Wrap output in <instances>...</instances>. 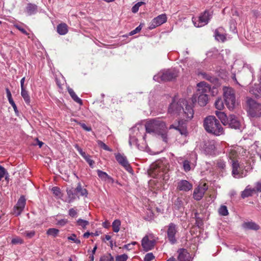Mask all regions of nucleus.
<instances>
[{
    "label": "nucleus",
    "instance_id": "2eb2a0df",
    "mask_svg": "<svg viewBox=\"0 0 261 261\" xmlns=\"http://www.w3.org/2000/svg\"><path fill=\"white\" fill-rule=\"evenodd\" d=\"M197 160V154L192 152L190 154V159H186L183 162V168L185 171H189L192 166H195Z\"/></svg>",
    "mask_w": 261,
    "mask_h": 261
},
{
    "label": "nucleus",
    "instance_id": "f03ea898",
    "mask_svg": "<svg viewBox=\"0 0 261 261\" xmlns=\"http://www.w3.org/2000/svg\"><path fill=\"white\" fill-rule=\"evenodd\" d=\"M168 112L172 116H181L183 119H188L192 118L194 114L192 106L188 105L184 99L177 100L174 98L169 106Z\"/></svg>",
    "mask_w": 261,
    "mask_h": 261
},
{
    "label": "nucleus",
    "instance_id": "e433bc0d",
    "mask_svg": "<svg viewBox=\"0 0 261 261\" xmlns=\"http://www.w3.org/2000/svg\"><path fill=\"white\" fill-rule=\"evenodd\" d=\"M215 108L219 110L223 109L224 105L221 98L219 97L216 99L215 102Z\"/></svg>",
    "mask_w": 261,
    "mask_h": 261
},
{
    "label": "nucleus",
    "instance_id": "bf43d9fd",
    "mask_svg": "<svg viewBox=\"0 0 261 261\" xmlns=\"http://www.w3.org/2000/svg\"><path fill=\"white\" fill-rule=\"evenodd\" d=\"M85 160L87 161V162L88 163V164L91 168L93 167L94 162L91 159L90 156L86 158Z\"/></svg>",
    "mask_w": 261,
    "mask_h": 261
},
{
    "label": "nucleus",
    "instance_id": "423d86ee",
    "mask_svg": "<svg viewBox=\"0 0 261 261\" xmlns=\"http://www.w3.org/2000/svg\"><path fill=\"white\" fill-rule=\"evenodd\" d=\"M223 96L227 108L229 110H233L237 106L234 89L230 87H223Z\"/></svg>",
    "mask_w": 261,
    "mask_h": 261
},
{
    "label": "nucleus",
    "instance_id": "6ab92c4d",
    "mask_svg": "<svg viewBox=\"0 0 261 261\" xmlns=\"http://www.w3.org/2000/svg\"><path fill=\"white\" fill-rule=\"evenodd\" d=\"M169 128H174L177 130L181 135H187V131L186 126L182 121H178L177 123L171 125Z\"/></svg>",
    "mask_w": 261,
    "mask_h": 261
},
{
    "label": "nucleus",
    "instance_id": "c03bdc74",
    "mask_svg": "<svg viewBox=\"0 0 261 261\" xmlns=\"http://www.w3.org/2000/svg\"><path fill=\"white\" fill-rule=\"evenodd\" d=\"M97 144L99 147L102 148L105 150L111 151L112 149H111L105 143L100 140L97 141Z\"/></svg>",
    "mask_w": 261,
    "mask_h": 261
},
{
    "label": "nucleus",
    "instance_id": "7ed1b4c3",
    "mask_svg": "<svg viewBox=\"0 0 261 261\" xmlns=\"http://www.w3.org/2000/svg\"><path fill=\"white\" fill-rule=\"evenodd\" d=\"M169 167L166 161H159L150 165L148 173L150 176L158 178L159 182L165 185L169 179Z\"/></svg>",
    "mask_w": 261,
    "mask_h": 261
},
{
    "label": "nucleus",
    "instance_id": "4468645a",
    "mask_svg": "<svg viewBox=\"0 0 261 261\" xmlns=\"http://www.w3.org/2000/svg\"><path fill=\"white\" fill-rule=\"evenodd\" d=\"M167 17L166 14H162L153 18L149 26V30H152L167 21Z\"/></svg>",
    "mask_w": 261,
    "mask_h": 261
},
{
    "label": "nucleus",
    "instance_id": "c9c22d12",
    "mask_svg": "<svg viewBox=\"0 0 261 261\" xmlns=\"http://www.w3.org/2000/svg\"><path fill=\"white\" fill-rule=\"evenodd\" d=\"M216 167L220 170H224L226 167V163L221 159L218 160L216 162Z\"/></svg>",
    "mask_w": 261,
    "mask_h": 261
},
{
    "label": "nucleus",
    "instance_id": "a18cd8bd",
    "mask_svg": "<svg viewBox=\"0 0 261 261\" xmlns=\"http://www.w3.org/2000/svg\"><path fill=\"white\" fill-rule=\"evenodd\" d=\"M67 239L68 240L73 241L77 244H79L81 243V241L79 239H77L76 236L74 233L72 234L70 236L68 237Z\"/></svg>",
    "mask_w": 261,
    "mask_h": 261
},
{
    "label": "nucleus",
    "instance_id": "603ef678",
    "mask_svg": "<svg viewBox=\"0 0 261 261\" xmlns=\"http://www.w3.org/2000/svg\"><path fill=\"white\" fill-rule=\"evenodd\" d=\"M142 29L141 24H140L138 27H137L135 30L132 31L129 33V35L132 36L138 33H139Z\"/></svg>",
    "mask_w": 261,
    "mask_h": 261
},
{
    "label": "nucleus",
    "instance_id": "5701e85b",
    "mask_svg": "<svg viewBox=\"0 0 261 261\" xmlns=\"http://www.w3.org/2000/svg\"><path fill=\"white\" fill-rule=\"evenodd\" d=\"M177 188L180 191H188L192 189V185L186 180H181L178 183Z\"/></svg>",
    "mask_w": 261,
    "mask_h": 261
},
{
    "label": "nucleus",
    "instance_id": "4c0bfd02",
    "mask_svg": "<svg viewBox=\"0 0 261 261\" xmlns=\"http://www.w3.org/2000/svg\"><path fill=\"white\" fill-rule=\"evenodd\" d=\"M121 222L119 220H115L112 223L113 230L115 232H118L120 230Z\"/></svg>",
    "mask_w": 261,
    "mask_h": 261
},
{
    "label": "nucleus",
    "instance_id": "aec40b11",
    "mask_svg": "<svg viewBox=\"0 0 261 261\" xmlns=\"http://www.w3.org/2000/svg\"><path fill=\"white\" fill-rule=\"evenodd\" d=\"M231 128L240 129L241 123L238 118L234 115H230L228 116L227 125Z\"/></svg>",
    "mask_w": 261,
    "mask_h": 261
},
{
    "label": "nucleus",
    "instance_id": "3c124183",
    "mask_svg": "<svg viewBox=\"0 0 261 261\" xmlns=\"http://www.w3.org/2000/svg\"><path fill=\"white\" fill-rule=\"evenodd\" d=\"M154 258V256L152 253H147L144 258V261H151Z\"/></svg>",
    "mask_w": 261,
    "mask_h": 261
},
{
    "label": "nucleus",
    "instance_id": "39448f33",
    "mask_svg": "<svg viewBox=\"0 0 261 261\" xmlns=\"http://www.w3.org/2000/svg\"><path fill=\"white\" fill-rule=\"evenodd\" d=\"M203 126L206 131L216 136L224 133L223 128L219 121L215 116H209L204 120Z\"/></svg>",
    "mask_w": 261,
    "mask_h": 261
},
{
    "label": "nucleus",
    "instance_id": "4d7b16f0",
    "mask_svg": "<svg viewBox=\"0 0 261 261\" xmlns=\"http://www.w3.org/2000/svg\"><path fill=\"white\" fill-rule=\"evenodd\" d=\"M24 234L28 238H31L35 235L34 231H25Z\"/></svg>",
    "mask_w": 261,
    "mask_h": 261
},
{
    "label": "nucleus",
    "instance_id": "338daca9",
    "mask_svg": "<svg viewBox=\"0 0 261 261\" xmlns=\"http://www.w3.org/2000/svg\"><path fill=\"white\" fill-rule=\"evenodd\" d=\"M24 81H25V77H23V78L21 79V80L20 81L21 89L25 88L24 87Z\"/></svg>",
    "mask_w": 261,
    "mask_h": 261
},
{
    "label": "nucleus",
    "instance_id": "ddd939ff",
    "mask_svg": "<svg viewBox=\"0 0 261 261\" xmlns=\"http://www.w3.org/2000/svg\"><path fill=\"white\" fill-rule=\"evenodd\" d=\"M141 130L143 131L142 127L140 129L138 127H134L130 130L129 144L130 146L136 145L138 146V138L141 136Z\"/></svg>",
    "mask_w": 261,
    "mask_h": 261
},
{
    "label": "nucleus",
    "instance_id": "cd10ccee",
    "mask_svg": "<svg viewBox=\"0 0 261 261\" xmlns=\"http://www.w3.org/2000/svg\"><path fill=\"white\" fill-rule=\"evenodd\" d=\"M198 103L202 107L205 106L208 100L207 94H198Z\"/></svg>",
    "mask_w": 261,
    "mask_h": 261
},
{
    "label": "nucleus",
    "instance_id": "bb28decb",
    "mask_svg": "<svg viewBox=\"0 0 261 261\" xmlns=\"http://www.w3.org/2000/svg\"><path fill=\"white\" fill-rule=\"evenodd\" d=\"M255 192L256 190L255 188H251L250 186H248L242 192L241 196L243 198H245L249 196H251Z\"/></svg>",
    "mask_w": 261,
    "mask_h": 261
},
{
    "label": "nucleus",
    "instance_id": "72a5a7b5",
    "mask_svg": "<svg viewBox=\"0 0 261 261\" xmlns=\"http://www.w3.org/2000/svg\"><path fill=\"white\" fill-rule=\"evenodd\" d=\"M222 30V28H219L215 30V37L216 39L218 41H224L225 40V36L220 32Z\"/></svg>",
    "mask_w": 261,
    "mask_h": 261
},
{
    "label": "nucleus",
    "instance_id": "20e7f679",
    "mask_svg": "<svg viewBox=\"0 0 261 261\" xmlns=\"http://www.w3.org/2000/svg\"><path fill=\"white\" fill-rule=\"evenodd\" d=\"M145 129L146 132L160 135L164 141H167V128L165 123L162 120L159 119L149 120L146 123Z\"/></svg>",
    "mask_w": 261,
    "mask_h": 261
},
{
    "label": "nucleus",
    "instance_id": "c756f323",
    "mask_svg": "<svg viewBox=\"0 0 261 261\" xmlns=\"http://www.w3.org/2000/svg\"><path fill=\"white\" fill-rule=\"evenodd\" d=\"M37 11V6L31 3L28 4L26 7V12L29 15L35 14Z\"/></svg>",
    "mask_w": 261,
    "mask_h": 261
},
{
    "label": "nucleus",
    "instance_id": "7c9ffc66",
    "mask_svg": "<svg viewBox=\"0 0 261 261\" xmlns=\"http://www.w3.org/2000/svg\"><path fill=\"white\" fill-rule=\"evenodd\" d=\"M58 33L61 35H65L68 32V27L66 23L59 24L57 28Z\"/></svg>",
    "mask_w": 261,
    "mask_h": 261
},
{
    "label": "nucleus",
    "instance_id": "58836bf2",
    "mask_svg": "<svg viewBox=\"0 0 261 261\" xmlns=\"http://www.w3.org/2000/svg\"><path fill=\"white\" fill-rule=\"evenodd\" d=\"M59 232V230L58 229L51 228H49L47 231V234L49 236H51L53 237H56L58 233Z\"/></svg>",
    "mask_w": 261,
    "mask_h": 261
},
{
    "label": "nucleus",
    "instance_id": "680f3d73",
    "mask_svg": "<svg viewBox=\"0 0 261 261\" xmlns=\"http://www.w3.org/2000/svg\"><path fill=\"white\" fill-rule=\"evenodd\" d=\"M6 91L7 96L8 99V100L12 99L11 93L10 91L9 90V89L6 88Z\"/></svg>",
    "mask_w": 261,
    "mask_h": 261
},
{
    "label": "nucleus",
    "instance_id": "4be33fe9",
    "mask_svg": "<svg viewBox=\"0 0 261 261\" xmlns=\"http://www.w3.org/2000/svg\"><path fill=\"white\" fill-rule=\"evenodd\" d=\"M178 261H192L190 253L185 249H180L177 251Z\"/></svg>",
    "mask_w": 261,
    "mask_h": 261
},
{
    "label": "nucleus",
    "instance_id": "9b49d317",
    "mask_svg": "<svg viewBox=\"0 0 261 261\" xmlns=\"http://www.w3.org/2000/svg\"><path fill=\"white\" fill-rule=\"evenodd\" d=\"M178 232V227L173 223H170L167 226V234L168 241L172 244L176 243V234Z\"/></svg>",
    "mask_w": 261,
    "mask_h": 261
},
{
    "label": "nucleus",
    "instance_id": "a211bd4d",
    "mask_svg": "<svg viewBox=\"0 0 261 261\" xmlns=\"http://www.w3.org/2000/svg\"><path fill=\"white\" fill-rule=\"evenodd\" d=\"M25 205V199L24 196H21L18 199L16 206L14 208V214L18 216L23 211Z\"/></svg>",
    "mask_w": 261,
    "mask_h": 261
},
{
    "label": "nucleus",
    "instance_id": "13d9d810",
    "mask_svg": "<svg viewBox=\"0 0 261 261\" xmlns=\"http://www.w3.org/2000/svg\"><path fill=\"white\" fill-rule=\"evenodd\" d=\"M69 215L72 217H74L77 215V212L75 210L72 208L69 210Z\"/></svg>",
    "mask_w": 261,
    "mask_h": 261
},
{
    "label": "nucleus",
    "instance_id": "6e6552de",
    "mask_svg": "<svg viewBox=\"0 0 261 261\" xmlns=\"http://www.w3.org/2000/svg\"><path fill=\"white\" fill-rule=\"evenodd\" d=\"M247 105V112L251 117H259L261 116V104L251 98H248Z\"/></svg>",
    "mask_w": 261,
    "mask_h": 261
},
{
    "label": "nucleus",
    "instance_id": "6e6d98bb",
    "mask_svg": "<svg viewBox=\"0 0 261 261\" xmlns=\"http://www.w3.org/2000/svg\"><path fill=\"white\" fill-rule=\"evenodd\" d=\"M68 223V220L65 219H61L57 221V224L61 226H64Z\"/></svg>",
    "mask_w": 261,
    "mask_h": 261
},
{
    "label": "nucleus",
    "instance_id": "774afa93",
    "mask_svg": "<svg viewBox=\"0 0 261 261\" xmlns=\"http://www.w3.org/2000/svg\"><path fill=\"white\" fill-rule=\"evenodd\" d=\"M91 234H93V233H90L89 232H86L83 234V237L85 238H88Z\"/></svg>",
    "mask_w": 261,
    "mask_h": 261
},
{
    "label": "nucleus",
    "instance_id": "864d4df0",
    "mask_svg": "<svg viewBox=\"0 0 261 261\" xmlns=\"http://www.w3.org/2000/svg\"><path fill=\"white\" fill-rule=\"evenodd\" d=\"M14 26L16 29H17L18 30H19L23 34H25L26 35H28V33H27V32L23 28H22L20 25L15 24L14 25Z\"/></svg>",
    "mask_w": 261,
    "mask_h": 261
},
{
    "label": "nucleus",
    "instance_id": "0eeeda50",
    "mask_svg": "<svg viewBox=\"0 0 261 261\" xmlns=\"http://www.w3.org/2000/svg\"><path fill=\"white\" fill-rule=\"evenodd\" d=\"M178 72L175 69H168L159 72L153 76V80L158 82L172 80L177 77Z\"/></svg>",
    "mask_w": 261,
    "mask_h": 261
},
{
    "label": "nucleus",
    "instance_id": "b1692460",
    "mask_svg": "<svg viewBox=\"0 0 261 261\" xmlns=\"http://www.w3.org/2000/svg\"><path fill=\"white\" fill-rule=\"evenodd\" d=\"M97 173L98 176L102 180L111 184H113L114 182V179L109 176L106 172L98 169L97 170Z\"/></svg>",
    "mask_w": 261,
    "mask_h": 261
},
{
    "label": "nucleus",
    "instance_id": "f3484780",
    "mask_svg": "<svg viewBox=\"0 0 261 261\" xmlns=\"http://www.w3.org/2000/svg\"><path fill=\"white\" fill-rule=\"evenodd\" d=\"M117 161L123 166L127 171H130L132 168L127 160L126 157L120 153H117L115 155Z\"/></svg>",
    "mask_w": 261,
    "mask_h": 261
},
{
    "label": "nucleus",
    "instance_id": "0e129e2a",
    "mask_svg": "<svg viewBox=\"0 0 261 261\" xmlns=\"http://www.w3.org/2000/svg\"><path fill=\"white\" fill-rule=\"evenodd\" d=\"M255 190H256V191L261 192V183L260 182H258L256 184Z\"/></svg>",
    "mask_w": 261,
    "mask_h": 261
},
{
    "label": "nucleus",
    "instance_id": "f257e3e1",
    "mask_svg": "<svg viewBox=\"0 0 261 261\" xmlns=\"http://www.w3.org/2000/svg\"><path fill=\"white\" fill-rule=\"evenodd\" d=\"M228 158L231 160L232 174L234 177L240 178L246 176L247 172L252 169L251 162H253L255 154H248L249 152L244 150L241 147H231L228 149Z\"/></svg>",
    "mask_w": 261,
    "mask_h": 261
},
{
    "label": "nucleus",
    "instance_id": "de8ad7c7",
    "mask_svg": "<svg viewBox=\"0 0 261 261\" xmlns=\"http://www.w3.org/2000/svg\"><path fill=\"white\" fill-rule=\"evenodd\" d=\"M128 258V256L126 254L117 255L116 257V261H126Z\"/></svg>",
    "mask_w": 261,
    "mask_h": 261
},
{
    "label": "nucleus",
    "instance_id": "412c9836",
    "mask_svg": "<svg viewBox=\"0 0 261 261\" xmlns=\"http://www.w3.org/2000/svg\"><path fill=\"white\" fill-rule=\"evenodd\" d=\"M203 151L206 154L212 155L215 153V142L212 140L205 143L203 146Z\"/></svg>",
    "mask_w": 261,
    "mask_h": 261
},
{
    "label": "nucleus",
    "instance_id": "e2e57ef3",
    "mask_svg": "<svg viewBox=\"0 0 261 261\" xmlns=\"http://www.w3.org/2000/svg\"><path fill=\"white\" fill-rule=\"evenodd\" d=\"M9 102L10 103V105L12 106L13 108L14 109V110L15 111V112H16L17 111V107H16V105H15L14 101H13V99L9 100Z\"/></svg>",
    "mask_w": 261,
    "mask_h": 261
},
{
    "label": "nucleus",
    "instance_id": "2f4dec72",
    "mask_svg": "<svg viewBox=\"0 0 261 261\" xmlns=\"http://www.w3.org/2000/svg\"><path fill=\"white\" fill-rule=\"evenodd\" d=\"M68 92L69 94H70V96L72 97V98L77 103L82 105V100L76 95L75 93L74 92L73 89L71 88H68Z\"/></svg>",
    "mask_w": 261,
    "mask_h": 261
},
{
    "label": "nucleus",
    "instance_id": "49530a36",
    "mask_svg": "<svg viewBox=\"0 0 261 261\" xmlns=\"http://www.w3.org/2000/svg\"><path fill=\"white\" fill-rule=\"evenodd\" d=\"M52 192L53 194L57 197H60L61 196V192L60 189L58 187H53L52 188Z\"/></svg>",
    "mask_w": 261,
    "mask_h": 261
},
{
    "label": "nucleus",
    "instance_id": "79ce46f5",
    "mask_svg": "<svg viewBox=\"0 0 261 261\" xmlns=\"http://www.w3.org/2000/svg\"><path fill=\"white\" fill-rule=\"evenodd\" d=\"M77 224L81 226L83 228H85L89 224V222L87 220H85L82 219H79L77 220Z\"/></svg>",
    "mask_w": 261,
    "mask_h": 261
},
{
    "label": "nucleus",
    "instance_id": "37998d69",
    "mask_svg": "<svg viewBox=\"0 0 261 261\" xmlns=\"http://www.w3.org/2000/svg\"><path fill=\"white\" fill-rule=\"evenodd\" d=\"M99 261H114V257L111 254L101 256Z\"/></svg>",
    "mask_w": 261,
    "mask_h": 261
},
{
    "label": "nucleus",
    "instance_id": "ea45409f",
    "mask_svg": "<svg viewBox=\"0 0 261 261\" xmlns=\"http://www.w3.org/2000/svg\"><path fill=\"white\" fill-rule=\"evenodd\" d=\"M67 193L68 195V198L69 199V202L73 200L75 198V194L72 189H67Z\"/></svg>",
    "mask_w": 261,
    "mask_h": 261
},
{
    "label": "nucleus",
    "instance_id": "f8f14e48",
    "mask_svg": "<svg viewBox=\"0 0 261 261\" xmlns=\"http://www.w3.org/2000/svg\"><path fill=\"white\" fill-rule=\"evenodd\" d=\"M197 91L196 94H194L192 98L193 103H195L197 101V98L198 94H207L211 90L210 85L204 82L199 83L197 85Z\"/></svg>",
    "mask_w": 261,
    "mask_h": 261
},
{
    "label": "nucleus",
    "instance_id": "a19ab883",
    "mask_svg": "<svg viewBox=\"0 0 261 261\" xmlns=\"http://www.w3.org/2000/svg\"><path fill=\"white\" fill-rule=\"evenodd\" d=\"M219 214L221 216H227L228 214L227 207L225 205H222L219 209Z\"/></svg>",
    "mask_w": 261,
    "mask_h": 261
},
{
    "label": "nucleus",
    "instance_id": "69168bd1",
    "mask_svg": "<svg viewBox=\"0 0 261 261\" xmlns=\"http://www.w3.org/2000/svg\"><path fill=\"white\" fill-rule=\"evenodd\" d=\"M75 148L78 151L79 153L80 154H82L84 152L82 149L80 147H79L77 145H75Z\"/></svg>",
    "mask_w": 261,
    "mask_h": 261
},
{
    "label": "nucleus",
    "instance_id": "09e8293b",
    "mask_svg": "<svg viewBox=\"0 0 261 261\" xmlns=\"http://www.w3.org/2000/svg\"><path fill=\"white\" fill-rule=\"evenodd\" d=\"M144 4L143 2H138V3H137L136 4H135L132 8V11L134 13H137L138 10H139V7L143 4Z\"/></svg>",
    "mask_w": 261,
    "mask_h": 261
},
{
    "label": "nucleus",
    "instance_id": "8fccbe9b",
    "mask_svg": "<svg viewBox=\"0 0 261 261\" xmlns=\"http://www.w3.org/2000/svg\"><path fill=\"white\" fill-rule=\"evenodd\" d=\"M8 172L4 167L0 165V180L7 174Z\"/></svg>",
    "mask_w": 261,
    "mask_h": 261
},
{
    "label": "nucleus",
    "instance_id": "393cba45",
    "mask_svg": "<svg viewBox=\"0 0 261 261\" xmlns=\"http://www.w3.org/2000/svg\"><path fill=\"white\" fill-rule=\"evenodd\" d=\"M242 227L245 229L257 230L259 229V226L253 221L245 222L242 224Z\"/></svg>",
    "mask_w": 261,
    "mask_h": 261
},
{
    "label": "nucleus",
    "instance_id": "c85d7f7f",
    "mask_svg": "<svg viewBox=\"0 0 261 261\" xmlns=\"http://www.w3.org/2000/svg\"><path fill=\"white\" fill-rule=\"evenodd\" d=\"M217 116L221 120V122L224 125H227L228 123V117H227L226 114L222 112L216 111L215 113Z\"/></svg>",
    "mask_w": 261,
    "mask_h": 261
},
{
    "label": "nucleus",
    "instance_id": "052dcab7",
    "mask_svg": "<svg viewBox=\"0 0 261 261\" xmlns=\"http://www.w3.org/2000/svg\"><path fill=\"white\" fill-rule=\"evenodd\" d=\"M79 124L81 125V126L85 130L90 132L91 130V127L87 126L85 123H82L79 122Z\"/></svg>",
    "mask_w": 261,
    "mask_h": 261
},
{
    "label": "nucleus",
    "instance_id": "dca6fc26",
    "mask_svg": "<svg viewBox=\"0 0 261 261\" xmlns=\"http://www.w3.org/2000/svg\"><path fill=\"white\" fill-rule=\"evenodd\" d=\"M208 187L206 184L198 186L194 189L193 192L194 198L196 200H200L203 197Z\"/></svg>",
    "mask_w": 261,
    "mask_h": 261
},
{
    "label": "nucleus",
    "instance_id": "5fc2aeb1",
    "mask_svg": "<svg viewBox=\"0 0 261 261\" xmlns=\"http://www.w3.org/2000/svg\"><path fill=\"white\" fill-rule=\"evenodd\" d=\"M22 240L18 237L13 238L11 241L12 243L13 244H22Z\"/></svg>",
    "mask_w": 261,
    "mask_h": 261
},
{
    "label": "nucleus",
    "instance_id": "9d476101",
    "mask_svg": "<svg viewBox=\"0 0 261 261\" xmlns=\"http://www.w3.org/2000/svg\"><path fill=\"white\" fill-rule=\"evenodd\" d=\"M156 240L157 238L152 233H149L145 236L141 241L143 250L145 251L152 250L155 245Z\"/></svg>",
    "mask_w": 261,
    "mask_h": 261
},
{
    "label": "nucleus",
    "instance_id": "473e14b6",
    "mask_svg": "<svg viewBox=\"0 0 261 261\" xmlns=\"http://www.w3.org/2000/svg\"><path fill=\"white\" fill-rule=\"evenodd\" d=\"M75 192L79 194L82 196L86 197L88 194V192L86 189L82 188L80 184H79L77 187L74 190Z\"/></svg>",
    "mask_w": 261,
    "mask_h": 261
},
{
    "label": "nucleus",
    "instance_id": "1a4fd4ad",
    "mask_svg": "<svg viewBox=\"0 0 261 261\" xmlns=\"http://www.w3.org/2000/svg\"><path fill=\"white\" fill-rule=\"evenodd\" d=\"M212 16L211 12L206 10L202 13L198 17H193L192 21L196 27H202L208 23Z\"/></svg>",
    "mask_w": 261,
    "mask_h": 261
},
{
    "label": "nucleus",
    "instance_id": "a878e982",
    "mask_svg": "<svg viewBox=\"0 0 261 261\" xmlns=\"http://www.w3.org/2000/svg\"><path fill=\"white\" fill-rule=\"evenodd\" d=\"M249 93L256 98L261 97V86L254 85L249 90Z\"/></svg>",
    "mask_w": 261,
    "mask_h": 261
},
{
    "label": "nucleus",
    "instance_id": "f704fd0d",
    "mask_svg": "<svg viewBox=\"0 0 261 261\" xmlns=\"http://www.w3.org/2000/svg\"><path fill=\"white\" fill-rule=\"evenodd\" d=\"M21 95L23 97L25 102L29 104L30 102V96L28 94V91L25 90V88L21 89Z\"/></svg>",
    "mask_w": 261,
    "mask_h": 261
}]
</instances>
